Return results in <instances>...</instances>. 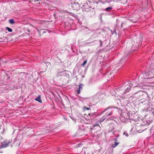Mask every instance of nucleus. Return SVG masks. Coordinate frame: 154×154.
Wrapping results in <instances>:
<instances>
[{
  "label": "nucleus",
  "mask_w": 154,
  "mask_h": 154,
  "mask_svg": "<svg viewBox=\"0 0 154 154\" xmlns=\"http://www.w3.org/2000/svg\"><path fill=\"white\" fill-rule=\"evenodd\" d=\"M152 65H150L149 68L146 69L144 76L146 79H154V68Z\"/></svg>",
  "instance_id": "nucleus-1"
},
{
  "label": "nucleus",
  "mask_w": 154,
  "mask_h": 154,
  "mask_svg": "<svg viewBox=\"0 0 154 154\" xmlns=\"http://www.w3.org/2000/svg\"><path fill=\"white\" fill-rule=\"evenodd\" d=\"M149 100H146L143 103L144 105H146V107L143 109V110L145 111H149L150 113H152L154 116V109L152 108H149Z\"/></svg>",
  "instance_id": "nucleus-2"
},
{
  "label": "nucleus",
  "mask_w": 154,
  "mask_h": 154,
  "mask_svg": "<svg viewBox=\"0 0 154 154\" xmlns=\"http://www.w3.org/2000/svg\"><path fill=\"white\" fill-rule=\"evenodd\" d=\"M135 128L139 132H142L146 128L142 125V123L139 122L135 124Z\"/></svg>",
  "instance_id": "nucleus-3"
},
{
  "label": "nucleus",
  "mask_w": 154,
  "mask_h": 154,
  "mask_svg": "<svg viewBox=\"0 0 154 154\" xmlns=\"http://www.w3.org/2000/svg\"><path fill=\"white\" fill-rule=\"evenodd\" d=\"M12 142V140L11 139L9 141H5L3 142L2 143L1 145L0 146V149H2L3 148H5L8 146L9 144H10V143Z\"/></svg>",
  "instance_id": "nucleus-4"
},
{
  "label": "nucleus",
  "mask_w": 154,
  "mask_h": 154,
  "mask_svg": "<svg viewBox=\"0 0 154 154\" xmlns=\"http://www.w3.org/2000/svg\"><path fill=\"white\" fill-rule=\"evenodd\" d=\"M89 7L88 6H86L85 5H83L82 7V10L83 11L85 12H92L93 14H94V12L93 11V10H91Z\"/></svg>",
  "instance_id": "nucleus-5"
},
{
  "label": "nucleus",
  "mask_w": 154,
  "mask_h": 154,
  "mask_svg": "<svg viewBox=\"0 0 154 154\" xmlns=\"http://www.w3.org/2000/svg\"><path fill=\"white\" fill-rule=\"evenodd\" d=\"M145 94V93L142 91H137V95H136V97L137 98H143V96Z\"/></svg>",
  "instance_id": "nucleus-6"
},
{
  "label": "nucleus",
  "mask_w": 154,
  "mask_h": 154,
  "mask_svg": "<svg viewBox=\"0 0 154 154\" xmlns=\"http://www.w3.org/2000/svg\"><path fill=\"white\" fill-rule=\"evenodd\" d=\"M65 72V70L64 71H61L60 70H58L56 76L57 77H59V76H66V74Z\"/></svg>",
  "instance_id": "nucleus-7"
},
{
  "label": "nucleus",
  "mask_w": 154,
  "mask_h": 154,
  "mask_svg": "<svg viewBox=\"0 0 154 154\" xmlns=\"http://www.w3.org/2000/svg\"><path fill=\"white\" fill-rule=\"evenodd\" d=\"M142 122V125L146 128V125H148L149 124V122L146 120V119H143Z\"/></svg>",
  "instance_id": "nucleus-8"
},
{
  "label": "nucleus",
  "mask_w": 154,
  "mask_h": 154,
  "mask_svg": "<svg viewBox=\"0 0 154 154\" xmlns=\"http://www.w3.org/2000/svg\"><path fill=\"white\" fill-rule=\"evenodd\" d=\"M135 83V81L132 82H131L129 83V87H131L132 86H133L134 87H136L137 86V85H134V83Z\"/></svg>",
  "instance_id": "nucleus-9"
},
{
  "label": "nucleus",
  "mask_w": 154,
  "mask_h": 154,
  "mask_svg": "<svg viewBox=\"0 0 154 154\" xmlns=\"http://www.w3.org/2000/svg\"><path fill=\"white\" fill-rule=\"evenodd\" d=\"M112 112H110L108 114H106L102 118H101V119H102V121H104L106 117H107V116H109V115H111L112 114Z\"/></svg>",
  "instance_id": "nucleus-10"
},
{
  "label": "nucleus",
  "mask_w": 154,
  "mask_h": 154,
  "mask_svg": "<svg viewBox=\"0 0 154 154\" xmlns=\"http://www.w3.org/2000/svg\"><path fill=\"white\" fill-rule=\"evenodd\" d=\"M35 100L38 101L40 103H42V100L40 96H38L35 99Z\"/></svg>",
  "instance_id": "nucleus-11"
},
{
  "label": "nucleus",
  "mask_w": 154,
  "mask_h": 154,
  "mask_svg": "<svg viewBox=\"0 0 154 154\" xmlns=\"http://www.w3.org/2000/svg\"><path fill=\"white\" fill-rule=\"evenodd\" d=\"M119 144V142H115L114 144H112L111 145L112 147V148H115L116 146H117Z\"/></svg>",
  "instance_id": "nucleus-12"
},
{
  "label": "nucleus",
  "mask_w": 154,
  "mask_h": 154,
  "mask_svg": "<svg viewBox=\"0 0 154 154\" xmlns=\"http://www.w3.org/2000/svg\"><path fill=\"white\" fill-rule=\"evenodd\" d=\"M9 22L10 24H13L15 23V21L13 19H11L9 20Z\"/></svg>",
  "instance_id": "nucleus-13"
},
{
  "label": "nucleus",
  "mask_w": 154,
  "mask_h": 154,
  "mask_svg": "<svg viewBox=\"0 0 154 154\" xmlns=\"http://www.w3.org/2000/svg\"><path fill=\"white\" fill-rule=\"evenodd\" d=\"M88 99V97H81L80 99L79 100L81 101L82 102H83V101L82 100H87Z\"/></svg>",
  "instance_id": "nucleus-14"
},
{
  "label": "nucleus",
  "mask_w": 154,
  "mask_h": 154,
  "mask_svg": "<svg viewBox=\"0 0 154 154\" xmlns=\"http://www.w3.org/2000/svg\"><path fill=\"white\" fill-rule=\"evenodd\" d=\"M137 91L134 92L132 93L131 97H136V95H137Z\"/></svg>",
  "instance_id": "nucleus-15"
},
{
  "label": "nucleus",
  "mask_w": 154,
  "mask_h": 154,
  "mask_svg": "<svg viewBox=\"0 0 154 154\" xmlns=\"http://www.w3.org/2000/svg\"><path fill=\"white\" fill-rule=\"evenodd\" d=\"M112 9V7H109L106 8L105 9V10L107 11H110Z\"/></svg>",
  "instance_id": "nucleus-16"
},
{
  "label": "nucleus",
  "mask_w": 154,
  "mask_h": 154,
  "mask_svg": "<svg viewBox=\"0 0 154 154\" xmlns=\"http://www.w3.org/2000/svg\"><path fill=\"white\" fill-rule=\"evenodd\" d=\"M87 62V60H85L83 62V63L82 64V66L83 67H85V65L86 64Z\"/></svg>",
  "instance_id": "nucleus-17"
},
{
  "label": "nucleus",
  "mask_w": 154,
  "mask_h": 154,
  "mask_svg": "<svg viewBox=\"0 0 154 154\" xmlns=\"http://www.w3.org/2000/svg\"><path fill=\"white\" fill-rule=\"evenodd\" d=\"M130 87H127L124 93H125L126 92H128L130 90Z\"/></svg>",
  "instance_id": "nucleus-18"
},
{
  "label": "nucleus",
  "mask_w": 154,
  "mask_h": 154,
  "mask_svg": "<svg viewBox=\"0 0 154 154\" xmlns=\"http://www.w3.org/2000/svg\"><path fill=\"white\" fill-rule=\"evenodd\" d=\"M81 89L78 87L77 88V94H79L80 93V90Z\"/></svg>",
  "instance_id": "nucleus-19"
},
{
  "label": "nucleus",
  "mask_w": 154,
  "mask_h": 154,
  "mask_svg": "<svg viewBox=\"0 0 154 154\" xmlns=\"http://www.w3.org/2000/svg\"><path fill=\"white\" fill-rule=\"evenodd\" d=\"M6 29L9 32H12V29L11 28L8 27H6Z\"/></svg>",
  "instance_id": "nucleus-20"
},
{
  "label": "nucleus",
  "mask_w": 154,
  "mask_h": 154,
  "mask_svg": "<svg viewBox=\"0 0 154 154\" xmlns=\"http://www.w3.org/2000/svg\"><path fill=\"white\" fill-rule=\"evenodd\" d=\"M84 86L83 84H80L79 85V87L81 89V90L82 89V87Z\"/></svg>",
  "instance_id": "nucleus-21"
},
{
  "label": "nucleus",
  "mask_w": 154,
  "mask_h": 154,
  "mask_svg": "<svg viewBox=\"0 0 154 154\" xmlns=\"http://www.w3.org/2000/svg\"><path fill=\"white\" fill-rule=\"evenodd\" d=\"M110 108H111V107H110V106H109V107H107L106 108V109H104V110L102 112V113L106 111L107 110H108V109H109Z\"/></svg>",
  "instance_id": "nucleus-22"
},
{
  "label": "nucleus",
  "mask_w": 154,
  "mask_h": 154,
  "mask_svg": "<svg viewBox=\"0 0 154 154\" xmlns=\"http://www.w3.org/2000/svg\"><path fill=\"white\" fill-rule=\"evenodd\" d=\"M90 108H88V107H87L85 106H84V109L85 110H89V109H90Z\"/></svg>",
  "instance_id": "nucleus-23"
},
{
  "label": "nucleus",
  "mask_w": 154,
  "mask_h": 154,
  "mask_svg": "<svg viewBox=\"0 0 154 154\" xmlns=\"http://www.w3.org/2000/svg\"><path fill=\"white\" fill-rule=\"evenodd\" d=\"M99 42L100 43V46H102V45H103V43H102V41L101 40H99Z\"/></svg>",
  "instance_id": "nucleus-24"
},
{
  "label": "nucleus",
  "mask_w": 154,
  "mask_h": 154,
  "mask_svg": "<svg viewBox=\"0 0 154 154\" xmlns=\"http://www.w3.org/2000/svg\"><path fill=\"white\" fill-rule=\"evenodd\" d=\"M99 127V128H100V126L98 124H96L94 125L93 126V128H94L95 127Z\"/></svg>",
  "instance_id": "nucleus-25"
},
{
  "label": "nucleus",
  "mask_w": 154,
  "mask_h": 154,
  "mask_svg": "<svg viewBox=\"0 0 154 154\" xmlns=\"http://www.w3.org/2000/svg\"><path fill=\"white\" fill-rule=\"evenodd\" d=\"M123 134L124 135H125L126 136V137H128V133L126 132V131H125L124 132V133H123Z\"/></svg>",
  "instance_id": "nucleus-26"
},
{
  "label": "nucleus",
  "mask_w": 154,
  "mask_h": 154,
  "mask_svg": "<svg viewBox=\"0 0 154 154\" xmlns=\"http://www.w3.org/2000/svg\"><path fill=\"white\" fill-rule=\"evenodd\" d=\"M119 136V134H118V135L116 137V138H115L114 139V141H115V142H117V137H118V136Z\"/></svg>",
  "instance_id": "nucleus-27"
},
{
  "label": "nucleus",
  "mask_w": 154,
  "mask_h": 154,
  "mask_svg": "<svg viewBox=\"0 0 154 154\" xmlns=\"http://www.w3.org/2000/svg\"><path fill=\"white\" fill-rule=\"evenodd\" d=\"M92 78H91L89 80V84H91V83L92 82Z\"/></svg>",
  "instance_id": "nucleus-28"
},
{
  "label": "nucleus",
  "mask_w": 154,
  "mask_h": 154,
  "mask_svg": "<svg viewBox=\"0 0 154 154\" xmlns=\"http://www.w3.org/2000/svg\"><path fill=\"white\" fill-rule=\"evenodd\" d=\"M111 31L112 33V34H113L114 33H116V34H117L116 30H114L113 32H112V30H111Z\"/></svg>",
  "instance_id": "nucleus-29"
},
{
  "label": "nucleus",
  "mask_w": 154,
  "mask_h": 154,
  "mask_svg": "<svg viewBox=\"0 0 154 154\" xmlns=\"http://www.w3.org/2000/svg\"><path fill=\"white\" fill-rule=\"evenodd\" d=\"M150 131L151 132V133L154 132V130L153 129L151 128L150 130Z\"/></svg>",
  "instance_id": "nucleus-30"
},
{
  "label": "nucleus",
  "mask_w": 154,
  "mask_h": 154,
  "mask_svg": "<svg viewBox=\"0 0 154 154\" xmlns=\"http://www.w3.org/2000/svg\"><path fill=\"white\" fill-rule=\"evenodd\" d=\"M114 129V128L112 127L111 129V130H109V131H110V130L111 131H113Z\"/></svg>",
  "instance_id": "nucleus-31"
},
{
  "label": "nucleus",
  "mask_w": 154,
  "mask_h": 154,
  "mask_svg": "<svg viewBox=\"0 0 154 154\" xmlns=\"http://www.w3.org/2000/svg\"><path fill=\"white\" fill-rule=\"evenodd\" d=\"M26 30L27 32H30V30L29 29H27Z\"/></svg>",
  "instance_id": "nucleus-32"
},
{
  "label": "nucleus",
  "mask_w": 154,
  "mask_h": 154,
  "mask_svg": "<svg viewBox=\"0 0 154 154\" xmlns=\"http://www.w3.org/2000/svg\"><path fill=\"white\" fill-rule=\"evenodd\" d=\"M39 1H42V2H44L45 1V0H39Z\"/></svg>",
  "instance_id": "nucleus-33"
},
{
  "label": "nucleus",
  "mask_w": 154,
  "mask_h": 154,
  "mask_svg": "<svg viewBox=\"0 0 154 154\" xmlns=\"http://www.w3.org/2000/svg\"><path fill=\"white\" fill-rule=\"evenodd\" d=\"M134 85H137V86L138 85V84H136V82H135V83H134Z\"/></svg>",
  "instance_id": "nucleus-34"
},
{
  "label": "nucleus",
  "mask_w": 154,
  "mask_h": 154,
  "mask_svg": "<svg viewBox=\"0 0 154 154\" xmlns=\"http://www.w3.org/2000/svg\"><path fill=\"white\" fill-rule=\"evenodd\" d=\"M94 42V41H92V42H89V43H88V44H89V43H91V42Z\"/></svg>",
  "instance_id": "nucleus-35"
},
{
  "label": "nucleus",
  "mask_w": 154,
  "mask_h": 154,
  "mask_svg": "<svg viewBox=\"0 0 154 154\" xmlns=\"http://www.w3.org/2000/svg\"><path fill=\"white\" fill-rule=\"evenodd\" d=\"M115 132L114 131L113 132V134H115Z\"/></svg>",
  "instance_id": "nucleus-36"
},
{
  "label": "nucleus",
  "mask_w": 154,
  "mask_h": 154,
  "mask_svg": "<svg viewBox=\"0 0 154 154\" xmlns=\"http://www.w3.org/2000/svg\"><path fill=\"white\" fill-rule=\"evenodd\" d=\"M39 1V0H36V1H37V2H38V1Z\"/></svg>",
  "instance_id": "nucleus-37"
},
{
  "label": "nucleus",
  "mask_w": 154,
  "mask_h": 154,
  "mask_svg": "<svg viewBox=\"0 0 154 154\" xmlns=\"http://www.w3.org/2000/svg\"><path fill=\"white\" fill-rule=\"evenodd\" d=\"M153 133H152H152H151V134H152V135H153Z\"/></svg>",
  "instance_id": "nucleus-38"
}]
</instances>
